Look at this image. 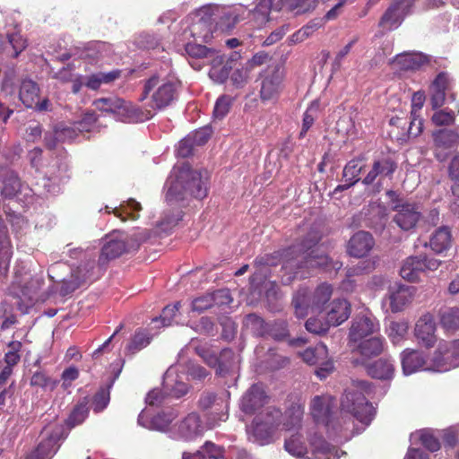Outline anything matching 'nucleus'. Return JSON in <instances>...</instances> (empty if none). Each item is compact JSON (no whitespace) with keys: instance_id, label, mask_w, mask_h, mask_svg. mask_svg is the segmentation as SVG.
Returning a JSON list of instances; mask_svg holds the SVG:
<instances>
[{"instance_id":"obj_1","label":"nucleus","mask_w":459,"mask_h":459,"mask_svg":"<svg viewBox=\"0 0 459 459\" xmlns=\"http://www.w3.org/2000/svg\"><path fill=\"white\" fill-rule=\"evenodd\" d=\"M207 194L206 182L203 180L201 173L192 169L189 164L184 163L175 171V178L168 188L166 200L170 204L183 201L189 196L201 200Z\"/></svg>"},{"instance_id":"obj_2","label":"nucleus","mask_w":459,"mask_h":459,"mask_svg":"<svg viewBox=\"0 0 459 459\" xmlns=\"http://www.w3.org/2000/svg\"><path fill=\"white\" fill-rule=\"evenodd\" d=\"M282 412L275 407H267L255 416L247 434L249 441L259 446L273 443V437L281 424Z\"/></svg>"},{"instance_id":"obj_3","label":"nucleus","mask_w":459,"mask_h":459,"mask_svg":"<svg viewBox=\"0 0 459 459\" xmlns=\"http://www.w3.org/2000/svg\"><path fill=\"white\" fill-rule=\"evenodd\" d=\"M150 97V108L155 110H162L170 106L178 98V85L176 82L161 79L154 74L143 82L142 94L139 101L143 102Z\"/></svg>"},{"instance_id":"obj_4","label":"nucleus","mask_w":459,"mask_h":459,"mask_svg":"<svg viewBox=\"0 0 459 459\" xmlns=\"http://www.w3.org/2000/svg\"><path fill=\"white\" fill-rule=\"evenodd\" d=\"M297 247H288L272 254L257 256L255 264L264 266H276L281 264V282L284 285H289L297 280Z\"/></svg>"},{"instance_id":"obj_5","label":"nucleus","mask_w":459,"mask_h":459,"mask_svg":"<svg viewBox=\"0 0 459 459\" xmlns=\"http://www.w3.org/2000/svg\"><path fill=\"white\" fill-rule=\"evenodd\" d=\"M336 400L330 394L315 396L310 404V413L316 424L324 425L327 430L337 431L342 428L343 417L337 416Z\"/></svg>"},{"instance_id":"obj_6","label":"nucleus","mask_w":459,"mask_h":459,"mask_svg":"<svg viewBox=\"0 0 459 459\" xmlns=\"http://www.w3.org/2000/svg\"><path fill=\"white\" fill-rule=\"evenodd\" d=\"M333 294L331 284L324 282L317 286L313 296L310 297L309 291L306 288L299 289L293 297L292 305L295 309V315L299 318H303L308 314L310 307L321 310L324 305L329 301Z\"/></svg>"},{"instance_id":"obj_7","label":"nucleus","mask_w":459,"mask_h":459,"mask_svg":"<svg viewBox=\"0 0 459 459\" xmlns=\"http://www.w3.org/2000/svg\"><path fill=\"white\" fill-rule=\"evenodd\" d=\"M386 195L391 201V209L395 212L393 221L403 230L414 229L421 218V212L416 204L403 202L394 190H388Z\"/></svg>"},{"instance_id":"obj_8","label":"nucleus","mask_w":459,"mask_h":459,"mask_svg":"<svg viewBox=\"0 0 459 459\" xmlns=\"http://www.w3.org/2000/svg\"><path fill=\"white\" fill-rule=\"evenodd\" d=\"M342 409L365 425H369L375 417L376 410L363 393L358 389L345 391L342 402Z\"/></svg>"},{"instance_id":"obj_9","label":"nucleus","mask_w":459,"mask_h":459,"mask_svg":"<svg viewBox=\"0 0 459 459\" xmlns=\"http://www.w3.org/2000/svg\"><path fill=\"white\" fill-rule=\"evenodd\" d=\"M342 409L365 425H369L375 417L376 410L363 393L358 389L345 391L342 402Z\"/></svg>"},{"instance_id":"obj_10","label":"nucleus","mask_w":459,"mask_h":459,"mask_svg":"<svg viewBox=\"0 0 459 459\" xmlns=\"http://www.w3.org/2000/svg\"><path fill=\"white\" fill-rule=\"evenodd\" d=\"M259 79L261 100H274L278 98L283 87L284 69L279 64L269 65L260 73Z\"/></svg>"},{"instance_id":"obj_11","label":"nucleus","mask_w":459,"mask_h":459,"mask_svg":"<svg viewBox=\"0 0 459 459\" xmlns=\"http://www.w3.org/2000/svg\"><path fill=\"white\" fill-rule=\"evenodd\" d=\"M342 266L340 261H333L327 255H316L315 251H310L305 255L297 258V279L308 278L314 269H323L324 271H339Z\"/></svg>"},{"instance_id":"obj_12","label":"nucleus","mask_w":459,"mask_h":459,"mask_svg":"<svg viewBox=\"0 0 459 459\" xmlns=\"http://www.w3.org/2000/svg\"><path fill=\"white\" fill-rule=\"evenodd\" d=\"M211 15L216 30L224 32L232 30L240 21L247 19L250 15V10L243 4L217 6Z\"/></svg>"},{"instance_id":"obj_13","label":"nucleus","mask_w":459,"mask_h":459,"mask_svg":"<svg viewBox=\"0 0 459 459\" xmlns=\"http://www.w3.org/2000/svg\"><path fill=\"white\" fill-rule=\"evenodd\" d=\"M440 264V261L425 255H411L403 261L400 275L408 281L416 282L420 281L422 273L427 271H436Z\"/></svg>"},{"instance_id":"obj_14","label":"nucleus","mask_w":459,"mask_h":459,"mask_svg":"<svg viewBox=\"0 0 459 459\" xmlns=\"http://www.w3.org/2000/svg\"><path fill=\"white\" fill-rule=\"evenodd\" d=\"M139 247L140 242L135 235L111 238L102 247L98 262L100 265H105L110 260L116 259L125 253L137 250Z\"/></svg>"},{"instance_id":"obj_15","label":"nucleus","mask_w":459,"mask_h":459,"mask_svg":"<svg viewBox=\"0 0 459 459\" xmlns=\"http://www.w3.org/2000/svg\"><path fill=\"white\" fill-rule=\"evenodd\" d=\"M298 237L290 247H297L298 258L307 255L321 241L323 231L317 222H303L297 229Z\"/></svg>"},{"instance_id":"obj_16","label":"nucleus","mask_w":459,"mask_h":459,"mask_svg":"<svg viewBox=\"0 0 459 459\" xmlns=\"http://www.w3.org/2000/svg\"><path fill=\"white\" fill-rule=\"evenodd\" d=\"M433 368L437 372L459 367V339L441 341L433 355Z\"/></svg>"},{"instance_id":"obj_17","label":"nucleus","mask_w":459,"mask_h":459,"mask_svg":"<svg viewBox=\"0 0 459 459\" xmlns=\"http://www.w3.org/2000/svg\"><path fill=\"white\" fill-rule=\"evenodd\" d=\"M300 357L307 364L318 366L316 375L320 379L325 378L333 370L327 347L323 342L317 343L315 347L307 348L300 353Z\"/></svg>"},{"instance_id":"obj_18","label":"nucleus","mask_w":459,"mask_h":459,"mask_svg":"<svg viewBox=\"0 0 459 459\" xmlns=\"http://www.w3.org/2000/svg\"><path fill=\"white\" fill-rule=\"evenodd\" d=\"M62 428H47L41 433V440L37 447L25 459H50L57 451Z\"/></svg>"},{"instance_id":"obj_19","label":"nucleus","mask_w":459,"mask_h":459,"mask_svg":"<svg viewBox=\"0 0 459 459\" xmlns=\"http://www.w3.org/2000/svg\"><path fill=\"white\" fill-rule=\"evenodd\" d=\"M355 344L356 346L352 351L358 353L359 357L354 358L352 364L355 366H362L367 365L372 358L377 357L383 353L385 347V341L382 336H374L359 341Z\"/></svg>"},{"instance_id":"obj_20","label":"nucleus","mask_w":459,"mask_h":459,"mask_svg":"<svg viewBox=\"0 0 459 459\" xmlns=\"http://www.w3.org/2000/svg\"><path fill=\"white\" fill-rule=\"evenodd\" d=\"M379 331V323L372 316H357L349 332V342L355 344Z\"/></svg>"},{"instance_id":"obj_21","label":"nucleus","mask_w":459,"mask_h":459,"mask_svg":"<svg viewBox=\"0 0 459 459\" xmlns=\"http://www.w3.org/2000/svg\"><path fill=\"white\" fill-rule=\"evenodd\" d=\"M436 322L433 315H422L415 324L414 335L418 342L427 349L434 347L437 342Z\"/></svg>"},{"instance_id":"obj_22","label":"nucleus","mask_w":459,"mask_h":459,"mask_svg":"<svg viewBox=\"0 0 459 459\" xmlns=\"http://www.w3.org/2000/svg\"><path fill=\"white\" fill-rule=\"evenodd\" d=\"M397 169V163L391 156H381L373 160L371 169L362 179L366 186L372 185L377 178L379 180L385 178H391Z\"/></svg>"},{"instance_id":"obj_23","label":"nucleus","mask_w":459,"mask_h":459,"mask_svg":"<svg viewBox=\"0 0 459 459\" xmlns=\"http://www.w3.org/2000/svg\"><path fill=\"white\" fill-rule=\"evenodd\" d=\"M402 367L405 375H411L420 369L434 370V361L427 364V357L424 352L418 350L406 349L401 354Z\"/></svg>"},{"instance_id":"obj_24","label":"nucleus","mask_w":459,"mask_h":459,"mask_svg":"<svg viewBox=\"0 0 459 459\" xmlns=\"http://www.w3.org/2000/svg\"><path fill=\"white\" fill-rule=\"evenodd\" d=\"M375 240L372 235L367 231L356 232L348 241L347 253L353 257L366 256L373 248Z\"/></svg>"},{"instance_id":"obj_25","label":"nucleus","mask_w":459,"mask_h":459,"mask_svg":"<svg viewBox=\"0 0 459 459\" xmlns=\"http://www.w3.org/2000/svg\"><path fill=\"white\" fill-rule=\"evenodd\" d=\"M267 395L262 385H252L241 399V410L246 414H253L267 402Z\"/></svg>"},{"instance_id":"obj_26","label":"nucleus","mask_w":459,"mask_h":459,"mask_svg":"<svg viewBox=\"0 0 459 459\" xmlns=\"http://www.w3.org/2000/svg\"><path fill=\"white\" fill-rule=\"evenodd\" d=\"M204 428L198 414L189 413L178 425V434L184 440H193L202 436Z\"/></svg>"},{"instance_id":"obj_27","label":"nucleus","mask_w":459,"mask_h":459,"mask_svg":"<svg viewBox=\"0 0 459 459\" xmlns=\"http://www.w3.org/2000/svg\"><path fill=\"white\" fill-rule=\"evenodd\" d=\"M428 63L426 56L420 53H402L396 55L391 64L398 70L408 72L417 71Z\"/></svg>"},{"instance_id":"obj_28","label":"nucleus","mask_w":459,"mask_h":459,"mask_svg":"<svg viewBox=\"0 0 459 459\" xmlns=\"http://www.w3.org/2000/svg\"><path fill=\"white\" fill-rule=\"evenodd\" d=\"M326 322L329 325L337 326L345 322L351 315V304L344 299H333L329 304Z\"/></svg>"},{"instance_id":"obj_29","label":"nucleus","mask_w":459,"mask_h":459,"mask_svg":"<svg viewBox=\"0 0 459 459\" xmlns=\"http://www.w3.org/2000/svg\"><path fill=\"white\" fill-rule=\"evenodd\" d=\"M13 244L8 227L4 219L0 217V273L7 271L13 257Z\"/></svg>"},{"instance_id":"obj_30","label":"nucleus","mask_w":459,"mask_h":459,"mask_svg":"<svg viewBox=\"0 0 459 459\" xmlns=\"http://www.w3.org/2000/svg\"><path fill=\"white\" fill-rule=\"evenodd\" d=\"M414 288L406 285H399L394 290L390 291V309L394 313L401 312L413 299Z\"/></svg>"},{"instance_id":"obj_31","label":"nucleus","mask_w":459,"mask_h":459,"mask_svg":"<svg viewBox=\"0 0 459 459\" xmlns=\"http://www.w3.org/2000/svg\"><path fill=\"white\" fill-rule=\"evenodd\" d=\"M153 116L154 113L152 108L143 109L133 102L124 100L119 117L125 122L138 123L149 120Z\"/></svg>"},{"instance_id":"obj_32","label":"nucleus","mask_w":459,"mask_h":459,"mask_svg":"<svg viewBox=\"0 0 459 459\" xmlns=\"http://www.w3.org/2000/svg\"><path fill=\"white\" fill-rule=\"evenodd\" d=\"M105 211L107 213H113L123 221H126L127 220L135 221L140 217L139 212L142 211V205L136 200L130 198L123 202L119 207H115L112 210H110L108 206H106Z\"/></svg>"},{"instance_id":"obj_33","label":"nucleus","mask_w":459,"mask_h":459,"mask_svg":"<svg viewBox=\"0 0 459 459\" xmlns=\"http://www.w3.org/2000/svg\"><path fill=\"white\" fill-rule=\"evenodd\" d=\"M362 366L366 368L368 375L373 378L391 379L394 374V364L388 359H379L373 363L368 362Z\"/></svg>"},{"instance_id":"obj_34","label":"nucleus","mask_w":459,"mask_h":459,"mask_svg":"<svg viewBox=\"0 0 459 459\" xmlns=\"http://www.w3.org/2000/svg\"><path fill=\"white\" fill-rule=\"evenodd\" d=\"M216 30L212 22V15L201 17L197 22H194L190 27L191 35L195 39L207 43L212 38L213 31Z\"/></svg>"},{"instance_id":"obj_35","label":"nucleus","mask_w":459,"mask_h":459,"mask_svg":"<svg viewBox=\"0 0 459 459\" xmlns=\"http://www.w3.org/2000/svg\"><path fill=\"white\" fill-rule=\"evenodd\" d=\"M39 88L38 84L30 80L24 79L22 81L19 89V100L27 108H32L39 99Z\"/></svg>"},{"instance_id":"obj_36","label":"nucleus","mask_w":459,"mask_h":459,"mask_svg":"<svg viewBox=\"0 0 459 459\" xmlns=\"http://www.w3.org/2000/svg\"><path fill=\"white\" fill-rule=\"evenodd\" d=\"M439 323L446 333L459 331V307H445L439 311Z\"/></svg>"},{"instance_id":"obj_37","label":"nucleus","mask_w":459,"mask_h":459,"mask_svg":"<svg viewBox=\"0 0 459 459\" xmlns=\"http://www.w3.org/2000/svg\"><path fill=\"white\" fill-rule=\"evenodd\" d=\"M452 244V235L448 227L438 228L429 239V246L436 253L447 250Z\"/></svg>"},{"instance_id":"obj_38","label":"nucleus","mask_w":459,"mask_h":459,"mask_svg":"<svg viewBox=\"0 0 459 459\" xmlns=\"http://www.w3.org/2000/svg\"><path fill=\"white\" fill-rule=\"evenodd\" d=\"M209 77L217 83H223L229 78L231 65L227 62L223 64V57L215 56L211 64Z\"/></svg>"},{"instance_id":"obj_39","label":"nucleus","mask_w":459,"mask_h":459,"mask_svg":"<svg viewBox=\"0 0 459 459\" xmlns=\"http://www.w3.org/2000/svg\"><path fill=\"white\" fill-rule=\"evenodd\" d=\"M364 160V157L351 160L344 166L342 170V180L350 182V185H355L360 180L359 175L364 168L360 164Z\"/></svg>"},{"instance_id":"obj_40","label":"nucleus","mask_w":459,"mask_h":459,"mask_svg":"<svg viewBox=\"0 0 459 459\" xmlns=\"http://www.w3.org/2000/svg\"><path fill=\"white\" fill-rule=\"evenodd\" d=\"M123 101V99L117 97L100 98L93 101V106L101 112L120 117Z\"/></svg>"},{"instance_id":"obj_41","label":"nucleus","mask_w":459,"mask_h":459,"mask_svg":"<svg viewBox=\"0 0 459 459\" xmlns=\"http://www.w3.org/2000/svg\"><path fill=\"white\" fill-rule=\"evenodd\" d=\"M21 189V179L13 170H7L3 179L1 195L4 198L13 197Z\"/></svg>"},{"instance_id":"obj_42","label":"nucleus","mask_w":459,"mask_h":459,"mask_svg":"<svg viewBox=\"0 0 459 459\" xmlns=\"http://www.w3.org/2000/svg\"><path fill=\"white\" fill-rule=\"evenodd\" d=\"M285 450L297 458H304L307 455V447L300 434H294L284 442Z\"/></svg>"},{"instance_id":"obj_43","label":"nucleus","mask_w":459,"mask_h":459,"mask_svg":"<svg viewBox=\"0 0 459 459\" xmlns=\"http://www.w3.org/2000/svg\"><path fill=\"white\" fill-rule=\"evenodd\" d=\"M74 134V130L69 127L56 128L53 132H48L44 136L46 147L53 150L59 142H65L68 138H73Z\"/></svg>"},{"instance_id":"obj_44","label":"nucleus","mask_w":459,"mask_h":459,"mask_svg":"<svg viewBox=\"0 0 459 459\" xmlns=\"http://www.w3.org/2000/svg\"><path fill=\"white\" fill-rule=\"evenodd\" d=\"M318 0H280L281 8L294 11L297 14L305 13L314 10Z\"/></svg>"},{"instance_id":"obj_45","label":"nucleus","mask_w":459,"mask_h":459,"mask_svg":"<svg viewBox=\"0 0 459 459\" xmlns=\"http://www.w3.org/2000/svg\"><path fill=\"white\" fill-rule=\"evenodd\" d=\"M404 18L395 10V5L390 4L383 13L378 25L388 30H394L400 26Z\"/></svg>"},{"instance_id":"obj_46","label":"nucleus","mask_w":459,"mask_h":459,"mask_svg":"<svg viewBox=\"0 0 459 459\" xmlns=\"http://www.w3.org/2000/svg\"><path fill=\"white\" fill-rule=\"evenodd\" d=\"M274 0H258L255 9L250 11L254 20L259 24L263 25L269 21V15L273 8Z\"/></svg>"},{"instance_id":"obj_47","label":"nucleus","mask_w":459,"mask_h":459,"mask_svg":"<svg viewBox=\"0 0 459 459\" xmlns=\"http://www.w3.org/2000/svg\"><path fill=\"white\" fill-rule=\"evenodd\" d=\"M151 342L150 334L144 330L138 329L135 331L134 336L126 346V351L130 354H135L142 349L148 346Z\"/></svg>"},{"instance_id":"obj_48","label":"nucleus","mask_w":459,"mask_h":459,"mask_svg":"<svg viewBox=\"0 0 459 459\" xmlns=\"http://www.w3.org/2000/svg\"><path fill=\"white\" fill-rule=\"evenodd\" d=\"M198 405L202 410H209L213 407H219L217 410L225 409L228 410V403L221 397L211 392H204L201 394L198 401Z\"/></svg>"},{"instance_id":"obj_49","label":"nucleus","mask_w":459,"mask_h":459,"mask_svg":"<svg viewBox=\"0 0 459 459\" xmlns=\"http://www.w3.org/2000/svg\"><path fill=\"white\" fill-rule=\"evenodd\" d=\"M113 382L106 386H101L92 398V409L95 412L102 411L108 404L110 400L109 389Z\"/></svg>"},{"instance_id":"obj_50","label":"nucleus","mask_w":459,"mask_h":459,"mask_svg":"<svg viewBox=\"0 0 459 459\" xmlns=\"http://www.w3.org/2000/svg\"><path fill=\"white\" fill-rule=\"evenodd\" d=\"M303 411L299 407H291L285 412V419L281 423L285 430L298 429L301 426Z\"/></svg>"},{"instance_id":"obj_51","label":"nucleus","mask_w":459,"mask_h":459,"mask_svg":"<svg viewBox=\"0 0 459 459\" xmlns=\"http://www.w3.org/2000/svg\"><path fill=\"white\" fill-rule=\"evenodd\" d=\"M89 414V409L87 406V402L83 401L79 403L74 406L73 411H71L68 419L66 420V424L74 428L76 425H79L84 421Z\"/></svg>"},{"instance_id":"obj_52","label":"nucleus","mask_w":459,"mask_h":459,"mask_svg":"<svg viewBox=\"0 0 459 459\" xmlns=\"http://www.w3.org/2000/svg\"><path fill=\"white\" fill-rule=\"evenodd\" d=\"M266 335L276 341H283L289 336L288 324L284 320L269 323Z\"/></svg>"},{"instance_id":"obj_53","label":"nucleus","mask_w":459,"mask_h":459,"mask_svg":"<svg viewBox=\"0 0 459 459\" xmlns=\"http://www.w3.org/2000/svg\"><path fill=\"white\" fill-rule=\"evenodd\" d=\"M6 37L9 45L13 48V52L10 54V56L13 58L18 57V56L27 48V39L21 34L20 31L7 33Z\"/></svg>"},{"instance_id":"obj_54","label":"nucleus","mask_w":459,"mask_h":459,"mask_svg":"<svg viewBox=\"0 0 459 459\" xmlns=\"http://www.w3.org/2000/svg\"><path fill=\"white\" fill-rule=\"evenodd\" d=\"M245 322L255 334L258 336L266 335L269 323H266L261 316L255 314H249L246 316Z\"/></svg>"},{"instance_id":"obj_55","label":"nucleus","mask_w":459,"mask_h":459,"mask_svg":"<svg viewBox=\"0 0 459 459\" xmlns=\"http://www.w3.org/2000/svg\"><path fill=\"white\" fill-rule=\"evenodd\" d=\"M186 54L193 58H204L208 56H214L215 50L205 47L200 43L189 42L185 46Z\"/></svg>"},{"instance_id":"obj_56","label":"nucleus","mask_w":459,"mask_h":459,"mask_svg":"<svg viewBox=\"0 0 459 459\" xmlns=\"http://www.w3.org/2000/svg\"><path fill=\"white\" fill-rule=\"evenodd\" d=\"M30 384L31 386L41 388L49 387L50 390H53L56 387L58 381L53 380L50 377L47 375L46 372L37 370L31 376Z\"/></svg>"},{"instance_id":"obj_57","label":"nucleus","mask_w":459,"mask_h":459,"mask_svg":"<svg viewBox=\"0 0 459 459\" xmlns=\"http://www.w3.org/2000/svg\"><path fill=\"white\" fill-rule=\"evenodd\" d=\"M409 325L406 322H391L388 336L393 343H397L404 339L408 333Z\"/></svg>"},{"instance_id":"obj_58","label":"nucleus","mask_w":459,"mask_h":459,"mask_svg":"<svg viewBox=\"0 0 459 459\" xmlns=\"http://www.w3.org/2000/svg\"><path fill=\"white\" fill-rule=\"evenodd\" d=\"M232 103L233 98L229 95L219 97L213 108V117L216 119H222L229 113Z\"/></svg>"},{"instance_id":"obj_59","label":"nucleus","mask_w":459,"mask_h":459,"mask_svg":"<svg viewBox=\"0 0 459 459\" xmlns=\"http://www.w3.org/2000/svg\"><path fill=\"white\" fill-rule=\"evenodd\" d=\"M224 450L211 441H206L202 446V450L198 451V455L203 458L209 459H223Z\"/></svg>"},{"instance_id":"obj_60","label":"nucleus","mask_w":459,"mask_h":459,"mask_svg":"<svg viewBox=\"0 0 459 459\" xmlns=\"http://www.w3.org/2000/svg\"><path fill=\"white\" fill-rule=\"evenodd\" d=\"M318 108V104L313 102L303 115L302 128L299 133V137H304L309 128L313 126L316 118V113Z\"/></svg>"},{"instance_id":"obj_61","label":"nucleus","mask_w":459,"mask_h":459,"mask_svg":"<svg viewBox=\"0 0 459 459\" xmlns=\"http://www.w3.org/2000/svg\"><path fill=\"white\" fill-rule=\"evenodd\" d=\"M175 418L176 414L172 411L160 412L152 419V425L158 430H165L169 428Z\"/></svg>"},{"instance_id":"obj_62","label":"nucleus","mask_w":459,"mask_h":459,"mask_svg":"<svg viewBox=\"0 0 459 459\" xmlns=\"http://www.w3.org/2000/svg\"><path fill=\"white\" fill-rule=\"evenodd\" d=\"M84 280H81L76 273H73L67 280H64L60 286V294L62 296H67L72 294L74 290L80 288Z\"/></svg>"},{"instance_id":"obj_63","label":"nucleus","mask_w":459,"mask_h":459,"mask_svg":"<svg viewBox=\"0 0 459 459\" xmlns=\"http://www.w3.org/2000/svg\"><path fill=\"white\" fill-rule=\"evenodd\" d=\"M431 119L432 122L437 126H450L455 123V116L453 111L442 109L435 112Z\"/></svg>"},{"instance_id":"obj_64","label":"nucleus","mask_w":459,"mask_h":459,"mask_svg":"<svg viewBox=\"0 0 459 459\" xmlns=\"http://www.w3.org/2000/svg\"><path fill=\"white\" fill-rule=\"evenodd\" d=\"M420 440L422 446L430 452H436L440 449L438 438L429 430H423L420 433Z\"/></svg>"}]
</instances>
